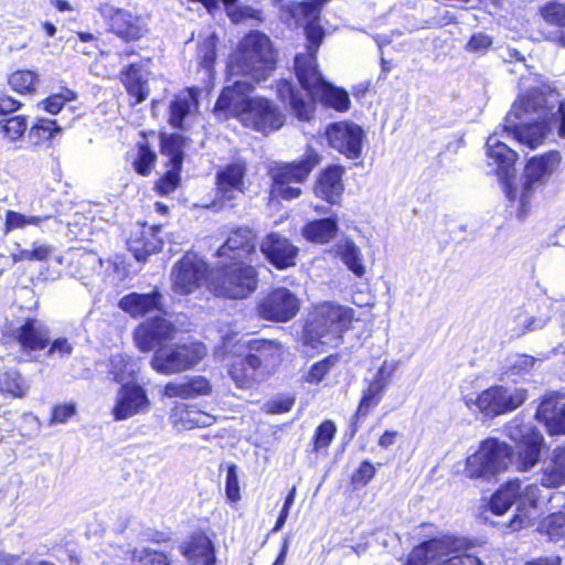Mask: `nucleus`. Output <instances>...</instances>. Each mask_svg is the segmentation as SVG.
<instances>
[{"label": "nucleus", "mask_w": 565, "mask_h": 565, "mask_svg": "<svg viewBox=\"0 0 565 565\" xmlns=\"http://www.w3.org/2000/svg\"><path fill=\"white\" fill-rule=\"evenodd\" d=\"M554 130L565 139V99L557 90L534 89L514 102L504 118L502 132L494 131L486 142L488 163L495 167L504 192L507 183H512L518 152L501 139L502 134L512 135L520 143L535 149Z\"/></svg>", "instance_id": "nucleus-1"}, {"label": "nucleus", "mask_w": 565, "mask_h": 565, "mask_svg": "<svg viewBox=\"0 0 565 565\" xmlns=\"http://www.w3.org/2000/svg\"><path fill=\"white\" fill-rule=\"evenodd\" d=\"M296 76L306 93L299 92L286 79L277 84L278 97L288 103L295 116L300 120H310L315 110V100L343 111L349 109L350 98L345 90L326 82L313 65L312 57L299 56L296 61Z\"/></svg>", "instance_id": "nucleus-2"}, {"label": "nucleus", "mask_w": 565, "mask_h": 565, "mask_svg": "<svg viewBox=\"0 0 565 565\" xmlns=\"http://www.w3.org/2000/svg\"><path fill=\"white\" fill-rule=\"evenodd\" d=\"M276 65L271 42L265 34L253 31L239 42L228 63L230 77L245 76L254 82L265 81Z\"/></svg>", "instance_id": "nucleus-3"}, {"label": "nucleus", "mask_w": 565, "mask_h": 565, "mask_svg": "<svg viewBox=\"0 0 565 565\" xmlns=\"http://www.w3.org/2000/svg\"><path fill=\"white\" fill-rule=\"evenodd\" d=\"M352 319V309L334 303H323L305 327L303 344L315 350L337 345Z\"/></svg>", "instance_id": "nucleus-4"}, {"label": "nucleus", "mask_w": 565, "mask_h": 565, "mask_svg": "<svg viewBox=\"0 0 565 565\" xmlns=\"http://www.w3.org/2000/svg\"><path fill=\"white\" fill-rule=\"evenodd\" d=\"M559 162L561 156L556 151L534 156L525 164L521 184L507 183V198L519 202V217L526 214L535 192L550 180Z\"/></svg>", "instance_id": "nucleus-5"}, {"label": "nucleus", "mask_w": 565, "mask_h": 565, "mask_svg": "<svg viewBox=\"0 0 565 565\" xmlns=\"http://www.w3.org/2000/svg\"><path fill=\"white\" fill-rule=\"evenodd\" d=\"M466 540L455 536L433 539L416 546L406 565H482L469 553Z\"/></svg>", "instance_id": "nucleus-6"}, {"label": "nucleus", "mask_w": 565, "mask_h": 565, "mask_svg": "<svg viewBox=\"0 0 565 565\" xmlns=\"http://www.w3.org/2000/svg\"><path fill=\"white\" fill-rule=\"evenodd\" d=\"M258 285V275L248 260L232 262L211 273L209 287L216 295L232 299H244Z\"/></svg>", "instance_id": "nucleus-7"}, {"label": "nucleus", "mask_w": 565, "mask_h": 565, "mask_svg": "<svg viewBox=\"0 0 565 565\" xmlns=\"http://www.w3.org/2000/svg\"><path fill=\"white\" fill-rule=\"evenodd\" d=\"M512 455V448L504 441L487 438L467 457L463 475L469 479L491 480L508 469Z\"/></svg>", "instance_id": "nucleus-8"}, {"label": "nucleus", "mask_w": 565, "mask_h": 565, "mask_svg": "<svg viewBox=\"0 0 565 565\" xmlns=\"http://www.w3.org/2000/svg\"><path fill=\"white\" fill-rule=\"evenodd\" d=\"M527 399V390L519 386L493 385L479 394H467L463 402L468 409L495 417L511 413Z\"/></svg>", "instance_id": "nucleus-9"}, {"label": "nucleus", "mask_w": 565, "mask_h": 565, "mask_svg": "<svg viewBox=\"0 0 565 565\" xmlns=\"http://www.w3.org/2000/svg\"><path fill=\"white\" fill-rule=\"evenodd\" d=\"M319 163V156L308 149L299 162L286 163L271 170V194L285 200H292L301 194L299 184L302 183Z\"/></svg>", "instance_id": "nucleus-10"}, {"label": "nucleus", "mask_w": 565, "mask_h": 565, "mask_svg": "<svg viewBox=\"0 0 565 565\" xmlns=\"http://www.w3.org/2000/svg\"><path fill=\"white\" fill-rule=\"evenodd\" d=\"M206 348L200 342H188L156 350L151 366L160 374H175L195 366L206 355Z\"/></svg>", "instance_id": "nucleus-11"}, {"label": "nucleus", "mask_w": 565, "mask_h": 565, "mask_svg": "<svg viewBox=\"0 0 565 565\" xmlns=\"http://www.w3.org/2000/svg\"><path fill=\"white\" fill-rule=\"evenodd\" d=\"M254 85L248 79H235L233 85L225 87L215 106L214 114L218 119L225 120L230 117H239L248 111L252 99L249 94L253 92Z\"/></svg>", "instance_id": "nucleus-12"}, {"label": "nucleus", "mask_w": 565, "mask_h": 565, "mask_svg": "<svg viewBox=\"0 0 565 565\" xmlns=\"http://www.w3.org/2000/svg\"><path fill=\"white\" fill-rule=\"evenodd\" d=\"M99 13L109 21L110 31L125 41H136L148 32L147 18L130 11L100 4Z\"/></svg>", "instance_id": "nucleus-13"}, {"label": "nucleus", "mask_w": 565, "mask_h": 565, "mask_svg": "<svg viewBox=\"0 0 565 565\" xmlns=\"http://www.w3.org/2000/svg\"><path fill=\"white\" fill-rule=\"evenodd\" d=\"M300 300L287 288H276L258 303V315L269 321L286 322L299 311Z\"/></svg>", "instance_id": "nucleus-14"}, {"label": "nucleus", "mask_w": 565, "mask_h": 565, "mask_svg": "<svg viewBox=\"0 0 565 565\" xmlns=\"http://www.w3.org/2000/svg\"><path fill=\"white\" fill-rule=\"evenodd\" d=\"M326 136L330 147L347 158H360L364 130L359 125L350 121L334 122L328 126Z\"/></svg>", "instance_id": "nucleus-15"}, {"label": "nucleus", "mask_w": 565, "mask_h": 565, "mask_svg": "<svg viewBox=\"0 0 565 565\" xmlns=\"http://www.w3.org/2000/svg\"><path fill=\"white\" fill-rule=\"evenodd\" d=\"M149 408L150 399L146 390L135 382H128L119 387L111 414L115 420H126L146 414Z\"/></svg>", "instance_id": "nucleus-16"}, {"label": "nucleus", "mask_w": 565, "mask_h": 565, "mask_svg": "<svg viewBox=\"0 0 565 565\" xmlns=\"http://www.w3.org/2000/svg\"><path fill=\"white\" fill-rule=\"evenodd\" d=\"M206 274V265L194 255H185L172 269V287L177 294L189 295L195 291Z\"/></svg>", "instance_id": "nucleus-17"}, {"label": "nucleus", "mask_w": 565, "mask_h": 565, "mask_svg": "<svg viewBox=\"0 0 565 565\" xmlns=\"http://www.w3.org/2000/svg\"><path fill=\"white\" fill-rule=\"evenodd\" d=\"M243 125L262 132L279 129L284 124V116L273 103L266 98L252 99L248 111L243 115Z\"/></svg>", "instance_id": "nucleus-18"}, {"label": "nucleus", "mask_w": 565, "mask_h": 565, "mask_svg": "<svg viewBox=\"0 0 565 565\" xmlns=\"http://www.w3.org/2000/svg\"><path fill=\"white\" fill-rule=\"evenodd\" d=\"M177 329L166 318H154L141 323L135 331V343L142 352L164 347L163 343L174 338Z\"/></svg>", "instance_id": "nucleus-19"}, {"label": "nucleus", "mask_w": 565, "mask_h": 565, "mask_svg": "<svg viewBox=\"0 0 565 565\" xmlns=\"http://www.w3.org/2000/svg\"><path fill=\"white\" fill-rule=\"evenodd\" d=\"M256 236L249 227H237L233 230L225 243L217 249L220 258H228L231 262L248 260L256 250Z\"/></svg>", "instance_id": "nucleus-20"}, {"label": "nucleus", "mask_w": 565, "mask_h": 565, "mask_svg": "<svg viewBox=\"0 0 565 565\" xmlns=\"http://www.w3.org/2000/svg\"><path fill=\"white\" fill-rule=\"evenodd\" d=\"M540 488L536 484H527L524 489L520 488L516 498V513L509 524L513 531L534 524V521L540 516Z\"/></svg>", "instance_id": "nucleus-21"}, {"label": "nucleus", "mask_w": 565, "mask_h": 565, "mask_svg": "<svg viewBox=\"0 0 565 565\" xmlns=\"http://www.w3.org/2000/svg\"><path fill=\"white\" fill-rule=\"evenodd\" d=\"M263 254L269 262L279 269L295 265L298 248L286 237L271 233L263 241L260 245Z\"/></svg>", "instance_id": "nucleus-22"}, {"label": "nucleus", "mask_w": 565, "mask_h": 565, "mask_svg": "<svg viewBox=\"0 0 565 565\" xmlns=\"http://www.w3.org/2000/svg\"><path fill=\"white\" fill-rule=\"evenodd\" d=\"M542 487L548 489L565 484V446H557L542 460L539 472Z\"/></svg>", "instance_id": "nucleus-23"}, {"label": "nucleus", "mask_w": 565, "mask_h": 565, "mask_svg": "<svg viewBox=\"0 0 565 565\" xmlns=\"http://www.w3.org/2000/svg\"><path fill=\"white\" fill-rule=\"evenodd\" d=\"M160 231L161 226L159 225L149 227L142 226L128 238V249L138 262H146L149 255L162 248L163 241L159 237Z\"/></svg>", "instance_id": "nucleus-24"}, {"label": "nucleus", "mask_w": 565, "mask_h": 565, "mask_svg": "<svg viewBox=\"0 0 565 565\" xmlns=\"http://www.w3.org/2000/svg\"><path fill=\"white\" fill-rule=\"evenodd\" d=\"M171 423L178 430L210 427L216 422V417L203 412L195 405L179 404L174 406L170 415Z\"/></svg>", "instance_id": "nucleus-25"}, {"label": "nucleus", "mask_w": 565, "mask_h": 565, "mask_svg": "<svg viewBox=\"0 0 565 565\" xmlns=\"http://www.w3.org/2000/svg\"><path fill=\"white\" fill-rule=\"evenodd\" d=\"M181 555L189 565H213L215 563L214 547L204 534H194L179 545Z\"/></svg>", "instance_id": "nucleus-26"}, {"label": "nucleus", "mask_w": 565, "mask_h": 565, "mask_svg": "<svg viewBox=\"0 0 565 565\" xmlns=\"http://www.w3.org/2000/svg\"><path fill=\"white\" fill-rule=\"evenodd\" d=\"M212 393L210 381L201 375L185 377L181 381H173L166 384L163 395L166 397H179L191 399L200 396H206Z\"/></svg>", "instance_id": "nucleus-27"}, {"label": "nucleus", "mask_w": 565, "mask_h": 565, "mask_svg": "<svg viewBox=\"0 0 565 565\" xmlns=\"http://www.w3.org/2000/svg\"><path fill=\"white\" fill-rule=\"evenodd\" d=\"M245 166L233 163L221 169L216 174L217 195L224 201H231L244 192Z\"/></svg>", "instance_id": "nucleus-28"}, {"label": "nucleus", "mask_w": 565, "mask_h": 565, "mask_svg": "<svg viewBox=\"0 0 565 565\" xmlns=\"http://www.w3.org/2000/svg\"><path fill=\"white\" fill-rule=\"evenodd\" d=\"M13 337L25 350H42L50 342V330L39 319H26L20 328L13 331Z\"/></svg>", "instance_id": "nucleus-29"}, {"label": "nucleus", "mask_w": 565, "mask_h": 565, "mask_svg": "<svg viewBox=\"0 0 565 565\" xmlns=\"http://www.w3.org/2000/svg\"><path fill=\"white\" fill-rule=\"evenodd\" d=\"M536 418L544 424L550 435L565 434V402L544 398L537 407Z\"/></svg>", "instance_id": "nucleus-30"}, {"label": "nucleus", "mask_w": 565, "mask_h": 565, "mask_svg": "<svg viewBox=\"0 0 565 565\" xmlns=\"http://www.w3.org/2000/svg\"><path fill=\"white\" fill-rule=\"evenodd\" d=\"M343 169L339 166H330L323 170L316 183L315 192L327 202L334 204L343 193Z\"/></svg>", "instance_id": "nucleus-31"}, {"label": "nucleus", "mask_w": 565, "mask_h": 565, "mask_svg": "<svg viewBox=\"0 0 565 565\" xmlns=\"http://www.w3.org/2000/svg\"><path fill=\"white\" fill-rule=\"evenodd\" d=\"M356 277L365 275V265L360 247L349 237L340 238L330 249Z\"/></svg>", "instance_id": "nucleus-32"}, {"label": "nucleus", "mask_w": 565, "mask_h": 565, "mask_svg": "<svg viewBox=\"0 0 565 565\" xmlns=\"http://www.w3.org/2000/svg\"><path fill=\"white\" fill-rule=\"evenodd\" d=\"M162 296L158 291L150 294L131 292L122 297L119 307L132 317H142L160 308Z\"/></svg>", "instance_id": "nucleus-33"}, {"label": "nucleus", "mask_w": 565, "mask_h": 565, "mask_svg": "<svg viewBox=\"0 0 565 565\" xmlns=\"http://www.w3.org/2000/svg\"><path fill=\"white\" fill-rule=\"evenodd\" d=\"M548 354L535 358L524 353H514L505 358L503 374L508 377H523L536 369Z\"/></svg>", "instance_id": "nucleus-34"}, {"label": "nucleus", "mask_w": 565, "mask_h": 565, "mask_svg": "<svg viewBox=\"0 0 565 565\" xmlns=\"http://www.w3.org/2000/svg\"><path fill=\"white\" fill-rule=\"evenodd\" d=\"M250 352L248 355L256 358L258 369H270L280 362L282 349L276 341L257 339L250 343Z\"/></svg>", "instance_id": "nucleus-35"}, {"label": "nucleus", "mask_w": 565, "mask_h": 565, "mask_svg": "<svg viewBox=\"0 0 565 565\" xmlns=\"http://www.w3.org/2000/svg\"><path fill=\"white\" fill-rule=\"evenodd\" d=\"M121 81L128 94L135 98L134 104H139L148 97L149 87L146 74L138 65H129L128 68L121 73Z\"/></svg>", "instance_id": "nucleus-36"}, {"label": "nucleus", "mask_w": 565, "mask_h": 565, "mask_svg": "<svg viewBox=\"0 0 565 565\" xmlns=\"http://www.w3.org/2000/svg\"><path fill=\"white\" fill-rule=\"evenodd\" d=\"M543 444L544 437L539 434L518 446L516 468L519 471H529L540 462Z\"/></svg>", "instance_id": "nucleus-37"}, {"label": "nucleus", "mask_w": 565, "mask_h": 565, "mask_svg": "<svg viewBox=\"0 0 565 565\" xmlns=\"http://www.w3.org/2000/svg\"><path fill=\"white\" fill-rule=\"evenodd\" d=\"M337 232V220L327 217L307 223L301 234L309 242L324 244L330 242L335 236Z\"/></svg>", "instance_id": "nucleus-38"}, {"label": "nucleus", "mask_w": 565, "mask_h": 565, "mask_svg": "<svg viewBox=\"0 0 565 565\" xmlns=\"http://www.w3.org/2000/svg\"><path fill=\"white\" fill-rule=\"evenodd\" d=\"M258 360L249 356L238 359L230 369V375L235 384L241 388L250 387L256 381L258 369Z\"/></svg>", "instance_id": "nucleus-39"}, {"label": "nucleus", "mask_w": 565, "mask_h": 565, "mask_svg": "<svg viewBox=\"0 0 565 565\" xmlns=\"http://www.w3.org/2000/svg\"><path fill=\"white\" fill-rule=\"evenodd\" d=\"M199 92V88H189L170 104V122L172 126L181 127L184 117L196 107Z\"/></svg>", "instance_id": "nucleus-40"}, {"label": "nucleus", "mask_w": 565, "mask_h": 565, "mask_svg": "<svg viewBox=\"0 0 565 565\" xmlns=\"http://www.w3.org/2000/svg\"><path fill=\"white\" fill-rule=\"evenodd\" d=\"M52 218L51 215H29L13 210H7L4 214L6 234L14 231H22L28 226L42 228L43 224Z\"/></svg>", "instance_id": "nucleus-41"}, {"label": "nucleus", "mask_w": 565, "mask_h": 565, "mask_svg": "<svg viewBox=\"0 0 565 565\" xmlns=\"http://www.w3.org/2000/svg\"><path fill=\"white\" fill-rule=\"evenodd\" d=\"M542 17L550 24H554L559 30L551 32L547 39L565 46V4L551 2L541 9Z\"/></svg>", "instance_id": "nucleus-42"}, {"label": "nucleus", "mask_w": 565, "mask_h": 565, "mask_svg": "<svg viewBox=\"0 0 565 565\" xmlns=\"http://www.w3.org/2000/svg\"><path fill=\"white\" fill-rule=\"evenodd\" d=\"M520 492V481L511 480L502 486L491 498L489 508L494 514L501 515L509 510L511 504L516 501Z\"/></svg>", "instance_id": "nucleus-43"}, {"label": "nucleus", "mask_w": 565, "mask_h": 565, "mask_svg": "<svg viewBox=\"0 0 565 565\" xmlns=\"http://www.w3.org/2000/svg\"><path fill=\"white\" fill-rule=\"evenodd\" d=\"M138 372V365L135 360L125 353H116L111 355L109 362V373L113 375L114 381L120 383L128 380H134Z\"/></svg>", "instance_id": "nucleus-44"}, {"label": "nucleus", "mask_w": 565, "mask_h": 565, "mask_svg": "<svg viewBox=\"0 0 565 565\" xmlns=\"http://www.w3.org/2000/svg\"><path fill=\"white\" fill-rule=\"evenodd\" d=\"M54 253V247L47 243L33 242L29 248H20L13 254L14 262H44Z\"/></svg>", "instance_id": "nucleus-45"}, {"label": "nucleus", "mask_w": 565, "mask_h": 565, "mask_svg": "<svg viewBox=\"0 0 565 565\" xmlns=\"http://www.w3.org/2000/svg\"><path fill=\"white\" fill-rule=\"evenodd\" d=\"M385 390L386 387H384L383 384H379L374 381L370 382L367 388L363 392V396L356 409V417H365L372 408L377 406Z\"/></svg>", "instance_id": "nucleus-46"}, {"label": "nucleus", "mask_w": 565, "mask_h": 565, "mask_svg": "<svg viewBox=\"0 0 565 565\" xmlns=\"http://www.w3.org/2000/svg\"><path fill=\"white\" fill-rule=\"evenodd\" d=\"M507 436L518 446L531 439L534 435L541 434L530 423H524L521 418H513L504 426Z\"/></svg>", "instance_id": "nucleus-47"}, {"label": "nucleus", "mask_w": 565, "mask_h": 565, "mask_svg": "<svg viewBox=\"0 0 565 565\" xmlns=\"http://www.w3.org/2000/svg\"><path fill=\"white\" fill-rule=\"evenodd\" d=\"M28 388V385L18 371L10 370L0 374V392L20 398L25 395Z\"/></svg>", "instance_id": "nucleus-48"}, {"label": "nucleus", "mask_w": 565, "mask_h": 565, "mask_svg": "<svg viewBox=\"0 0 565 565\" xmlns=\"http://www.w3.org/2000/svg\"><path fill=\"white\" fill-rule=\"evenodd\" d=\"M215 46H216V40L214 36H209L199 46V51H198L199 64L203 68L204 75L207 77L212 76L213 65L216 60Z\"/></svg>", "instance_id": "nucleus-49"}, {"label": "nucleus", "mask_w": 565, "mask_h": 565, "mask_svg": "<svg viewBox=\"0 0 565 565\" xmlns=\"http://www.w3.org/2000/svg\"><path fill=\"white\" fill-rule=\"evenodd\" d=\"M60 132L61 128L55 120L39 119L30 130V138L35 143H40L52 140Z\"/></svg>", "instance_id": "nucleus-50"}, {"label": "nucleus", "mask_w": 565, "mask_h": 565, "mask_svg": "<svg viewBox=\"0 0 565 565\" xmlns=\"http://www.w3.org/2000/svg\"><path fill=\"white\" fill-rule=\"evenodd\" d=\"M162 152L169 157L171 167L182 166V138L179 135H171L161 139Z\"/></svg>", "instance_id": "nucleus-51"}, {"label": "nucleus", "mask_w": 565, "mask_h": 565, "mask_svg": "<svg viewBox=\"0 0 565 565\" xmlns=\"http://www.w3.org/2000/svg\"><path fill=\"white\" fill-rule=\"evenodd\" d=\"M131 563V565H171L163 552L151 548L135 551Z\"/></svg>", "instance_id": "nucleus-52"}, {"label": "nucleus", "mask_w": 565, "mask_h": 565, "mask_svg": "<svg viewBox=\"0 0 565 565\" xmlns=\"http://www.w3.org/2000/svg\"><path fill=\"white\" fill-rule=\"evenodd\" d=\"M305 31H306V36L309 42V45L307 46L306 53H299L296 55L295 62L297 61V58L299 56H303V57L310 56V57H312L313 65H317L316 53L318 51L319 45L322 42L324 32L321 26L313 24V23L308 24L306 26ZM316 67L318 68V66H316Z\"/></svg>", "instance_id": "nucleus-53"}, {"label": "nucleus", "mask_w": 565, "mask_h": 565, "mask_svg": "<svg viewBox=\"0 0 565 565\" xmlns=\"http://www.w3.org/2000/svg\"><path fill=\"white\" fill-rule=\"evenodd\" d=\"M338 361L339 358L337 355H329L326 359L312 364L306 375V381L310 384L320 383L331 371V369L335 366Z\"/></svg>", "instance_id": "nucleus-54"}, {"label": "nucleus", "mask_w": 565, "mask_h": 565, "mask_svg": "<svg viewBox=\"0 0 565 565\" xmlns=\"http://www.w3.org/2000/svg\"><path fill=\"white\" fill-rule=\"evenodd\" d=\"M36 74L31 71H17L9 77V85L13 90L24 94L34 90Z\"/></svg>", "instance_id": "nucleus-55"}, {"label": "nucleus", "mask_w": 565, "mask_h": 565, "mask_svg": "<svg viewBox=\"0 0 565 565\" xmlns=\"http://www.w3.org/2000/svg\"><path fill=\"white\" fill-rule=\"evenodd\" d=\"M76 99V94L68 88H64L61 93L53 94L41 102L43 109L47 113L55 115L57 114L66 102Z\"/></svg>", "instance_id": "nucleus-56"}, {"label": "nucleus", "mask_w": 565, "mask_h": 565, "mask_svg": "<svg viewBox=\"0 0 565 565\" xmlns=\"http://www.w3.org/2000/svg\"><path fill=\"white\" fill-rule=\"evenodd\" d=\"M0 125L6 137L12 141L20 139L28 128L25 118L22 116L7 118L1 120Z\"/></svg>", "instance_id": "nucleus-57"}, {"label": "nucleus", "mask_w": 565, "mask_h": 565, "mask_svg": "<svg viewBox=\"0 0 565 565\" xmlns=\"http://www.w3.org/2000/svg\"><path fill=\"white\" fill-rule=\"evenodd\" d=\"M543 527L551 540L565 535V513H552L543 522Z\"/></svg>", "instance_id": "nucleus-58"}, {"label": "nucleus", "mask_w": 565, "mask_h": 565, "mask_svg": "<svg viewBox=\"0 0 565 565\" xmlns=\"http://www.w3.org/2000/svg\"><path fill=\"white\" fill-rule=\"evenodd\" d=\"M337 428L335 425L330 422H323L316 430L315 434V450L319 451L320 449L327 448L332 441L335 435Z\"/></svg>", "instance_id": "nucleus-59"}, {"label": "nucleus", "mask_w": 565, "mask_h": 565, "mask_svg": "<svg viewBox=\"0 0 565 565\" xmlns=\"http://www.w3.org/2000/svg\"><path fill=\"white\" fill-rule=\"evenodd\" d=\"M181 168L171 167L156 184L157 191L162 195L172 193L179 185Z\"/></svg>", "instance_id": "nucleus-60"}, {"label": "nucleus", "mask_w": 565, "mask_h": 565, "mask_svg": "<svg viewBox=\"0 0 565 565\" xmlns=\"http://www.w3.org/2000/svg\"><path fill=\"white\" fill-rule=\"evenodd\" d=\"M225 494L226 499L232 503L237 502L241 499L238 477L235 465H231L227 467L225 479Z\"/></svg>", "instance_id": "nucleus-61"}, {"label": "nucleus", "mask_w": 565, "mask_h": 565, "mask_svg": "<svg viewBox=\"0 0 565 565\" xmlns=\"http://www.w3.org/2000/svg\"><path fill=\"white\" fill-rule=\"evenodd\" d=\"M491 44L492 39L488 34L483 32H478L472 34V36L466 44V50L477 55H483L489 50Z\"/></svg>", "instance_id": "nucleus-62"}, {"label": "nucleus", "mask_w": 565, "mask_h": 565, "mask_svg": "<svg viewBox=\"0 0 565 565\" xmlns=\"http://www.w3.org/2000/svg\"><path fill=\"white\" fill-rule=\"evenodd\" d=\"M156 154L146 147L139 149L138 158L135 160V168L138 173L147 175L154 163Z\"/></svg>", "instance_id": "nucleus-63"}, {"label": "nucleus", "mask_w": 565, "mask_h": 565, "mask_svg": "<svg viewBox=\"0 0 565 565\" xmlns=\"http://www.w3.org/2000/svg\"><path fill=\"white\" fill-rule=\"evenodd\" d=\"M76 414L74 404L56 405L52 411L51 424H65Z\"/></svg>", "instance_id": "nucleus-64"}]
</instances>
